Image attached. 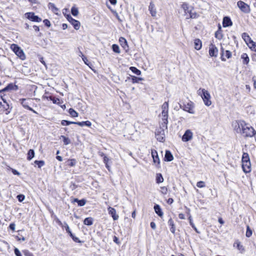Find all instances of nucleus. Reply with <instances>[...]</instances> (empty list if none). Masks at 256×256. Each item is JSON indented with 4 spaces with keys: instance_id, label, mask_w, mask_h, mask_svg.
Returning <instances> with one entry per match:
<instances>
[{
    "instance_id": "3c124183",
    "label": "nucleus",
    "mask_w": 256,
    "mask_h": 256,
    "mask_svg": "<svg viewBox=\"0 0 256 256\" xmlns=\"http://www.w3.org/2000/svg\"><path fill=\"white\" fill-rule=\"evenodd\" d=\"M196 186L200 188H204L205 186V183L203 181L198 182L196 184Z\"/></svg>"
},
{
    "instance_id": "37998d69",
    "label": "nucleus",
    "mask_w": 256,
    "mask_h": 256,
    "mask_svg": "<svg viewBox=\"0 0 256 256\" xmlns=\"http://www.w3.org/2000/svg\"><path fill=\"white\" fill-rule=\"evenodd\" d=\"M188 220H189V221H190V225L192 226V227L194 229V230L197 232V233H199V232L197 228H196V227L195 226V225L192 222V216H190L189 218H188Z\"/></svg>"
},
{
    "instance_id": "c85d7f7f",
    "label": "nucleus",
    "mask_w": 256,
    "mask_h": 256,
    "mask_svg": "<svg viewBox=\"0 0 256 256\" xmlns=\"http://www.w3.org/2000/svg\"><path fill=\"white\" fill-rule=\"evenodd\" d=\"M119 42L121 46L124 48H126V47H128L127 42L125 38L120 37L119 39Z\"/></svg>"
},
{
    "instance_id": "13d9d810",
    "label": "nucleus",
    "mask_w": 256,
    "mask_h": 256,
    "mask_svg": "<svg viewBox=\"0 0 256 256\" xmlns=\"http://www.w3.org/2000/svg\"><path fill=\"white\" fill-rule=\"evenodd\" d=\"M237 248L241 252H244V247L242 244H240V242L237 243Z\"/></svg>"
},
{
    "instance_id": "a878e982",
    "label": "nucleus",
    "mask_w": 256,
    "mask_h": 256,
    "mask_svg": "<svg viewBox=\"0 0 256 256\" xmlns=\"http://www.w3.org/2000/svg\"><path fill=\"white\" fill-rule=\"evenodd\" d=\"M194 48L196 50H200L201 49L202 46V43L201 40L198 39H196L194 42Z\"/></svg>"
},
{
    "instance_id": "473e14b6",
    "label": "nucleus",
    "mask_w": 256,
    "mask_h": 256,
    "mask_svg": "<svg viewBox=\"0 0 256 256\" xmlns=\"http://www.w3.org/2000/svg\"><path fill=\"white\" fill-rule=\"evenodd\" d=\"M84 224L87 226H91L93 224V219L91 217L86 218L84 220Z\"/></svg>"
},
{
    "instance_id": "c9c22d12",
    "label": "nucleus",
    "mask_w": 256,
    "mask_h": 256,
    "mask_svg": "<svg viewBox=\"0 0 256 256\" xmlns=\"http://www.w3.org/2000/svg\"><path fill=\"white\" fill-rule=\"evenodd\" d=\"M34 156V152L33 150H30L28 152L27 159L28 160H31Z\"/></svg>"
},
{
    "instance_id": "f3484780",
    "label": "nucleus",
    "mask_w": 256,
    "mask_h": 256,
    "mask_svg": "<svg viewBox=\"0 0 256 256\" xmlns=\"http://www.w3.org/2000/svg\"><path fill=\"white\" fill-rule=\"evenodd\" d=\"M218 52V50L214 45L211 44L209 49V54L210 56L216 57Z\"/></svg>"
},
{
    "instance_id": "0e129e2a",
    "label": "nucleus",
    "mask_w": 256,
    "mask_h": 256,
    "mask_svg": "<svg viewBox=\"0 0 256 256\" xmlns=\"http://www.w3.org/2000/svg\"><path fill=\"white\" fill-rule=\"evenodd\" d=\"M15 226L16 225L14 223H11L9 226L10 228L13 231L15 230Z\"/></svg>"
},
{
    "instance_id": "b1692460",
    "label": "nucleus",
    "mask_w": 256,
    "mask_h": 256,
    "mask_svg": "<svg viewBox=\"0 0 256 256\" xmlns=\"http://www.w3.org/2000/svg\"><path fill=\"white\" fill-rule=\"evenodd\" d=\"M168 224L169 226H170V232L172 234H174L175 233V231H176V226H175V224H174V222L172 220V218H170L168 220Z\"/></svg>"
},
{
    "instance_id": "e433bc0d",
    "label": "nucleus",
    "mask_w": 256,
    "mask_h": 256,
    "mask_svg": "<svg viewBox=\"0 0 256 256\" xmlns=\"http://www.w3.org/2000/svg\"><path fill=\"white\" fill-rule=\"evenodd\" d=\"M130 70L134 74H136L138 76H140L141 74V71L138 69L136 68L134 66H131L130 68Z\"/></svg>"
},
{
    "instance_id": "9b49d317",
    "label": "nucleus",
    "mask_w": 256,
    "mask_h": 256,
    "mask_svg": "<svg viewBox=\"0 0 256 256\" xmlns=\"http://www.w3.org/2000/svg\"><path fill=\"white\" fill-rule=\"evenodd\" d=\"M162 122L160 126H162L163 128H168V112H162L161 114Z\"/></svg>"
},
{
    "instance_id": "dca6fc26",
    "label": "nucleus",
    "mask_w": 256,
    "mask_h": 256,
    "mask_svg": "<svg viewBox=\"0 0 256 256\" xmlns=\"http://www.w3.org/2000/svg\"><path fill=\"white\" fill-rule=\"evenodd\" d=\"M108 214L111 215L114 220H117L118 218V216L116 214V210L110 206H109L108 208Z\"/></svg>"
},
{
    "instance_id": "bf43d9fd",
    "label": "nucleus",
    "mask_w": 256,
    "mask_h": 256,
    "mask_svg": "<svg viewBox=\"0 0 256 256\" xmlns=\"http://www.w3.org/2000/svg\"><path fill=\"white\" fill-rule=\"evenodd\" d=\"M14 252L16 256H22L20 251L18 248H15L14 249Z\"/></svg>"
},
{
    "instance_id": "20e7f679",
    "label": "nucleus",
    "mask_w": 256,
    "mask_h": 256,
    "mask_svg": "<svg viewBox=\"0 0 256 256\" xmlns=\"http://www.w3.org/2000/svg\"><path fill=\"white\" fill-rule=\"evenodd\" d=\"M182 8L184 10L186 14H189L188 16L186 17V18H198V15L194 11L192 8L190 9V7L188 4L184 2L182 5Z\"/></svg>"
},
{
    "instance_id": "a19ab883",
    "label": "nucleus",
    "mask_w": 256,
    "mask_h": 256,
    "mask_svg": "<svg viewBox=\"0 0 256 256\" xmlns=\"http://www.w3.org/2000/svg\"><path fill=\"white\" fill-rule=\"evenodd\" d=\"M69 114L72 117H77L78 116V113L74 110L73 108H70L68 110Z\"/></svg>"
},
{
    "instance_id": "8fccbe9b",
    "label": "nucleus",
    "mask_w": 256,
    "mask_h": 256,
    "mask_svg": "<svg viewBox=\"0 0 256 256\" xmlns=\"http://www.w3.org/2000/svg\"><path fill=\"white\" fill-rule=\"evenodd\" d=\"M49 99L54 104H58V102L60 101L59 98H55L54 97H52V96H49Z\"/></svg>"
},
{
    "instance_id": "680f3d73",
    "label": "nucleus",
    "mask_w": 256,
    "mask_h": 256,
    "mask_svg": "<svg viewBox=\"0 0 256 256\" xmlns=\"http://www.w3.org/2000/svg\"><path fill=\"white\" fill-rule=\"evenodd\" d=\"M44 24L48 26V27H50V20H48L47 19H46V20H44V21H43Z\"/></svg>"
},
{
    "instance_id": "2f4dec72",
    "label": "nucleus",
    "mask_w": 256,
    "mask_h": 256,
    "mask_svg": "<svg viewBox=\"0 0 256 256\" xmlns=\"http://www.w3.org/2000/svg\"><path fill=\"white\" fill-rule=\"evenodd\" d=\"M242 162H250V158L249 157V155L247 152H243Z\"/></svg>"
},
{
    "instance_id": "6e6552de",
    "label": "nucleus",
    "mask_w": 256,
    "mask_h": 256,
    "mask_svg": "<svg viewBox=\"0 0 256 256\" xmlns=\"http://www.w3.org/2000/svg\"><path fill=\"white\" fill-rule=\"evenodd\" d=\"M67 20L74 26V29L78 30L80 26V24L79 21L74 19L70 14L66 16Z\"/></svg>"
},
{
    "instance_id": "1a4fd4ad",
    "label": "nucleus",
    "mask_w": 256,
    "mask_h": 256,
    "mask_svg": "<svg viewBox=\"0 0 256 256\" xmlns=\"http://www.w3.org/2000/svg\"><path fill=\"white\" fill-rule=\"evenodd\" d=\"M237 5L242 12L246 14L250 12V6L241 0L238 1L237 2Z\"/></svg>"
},
{
    "instance_id": "412c9836",
    "label": "nucleus",
    "mask_w": 256,
    "mask_h": 256,
    "mask_svg": "<svg viewBox=\"0 0 256 256\" xmlns=\"http://www.w3.org/2000/svg\"><path fill=\"white\" fill-rule=\"evenodd\" d=\"M174 156L170 150H166L164 156V160L166 162H171L173 160Z\"/></svg>"
},
{
    "instance_id": "f8f14e48",
    "label": "nucleus",
    "mask_w": 256,
    "mask_h": 256,
    "mask_svg": "<svg viewBox=\"0 0 256 256\" xmlns=\"http://www.w3.org/2000/svg\"><path fill=\"white\" fill-rule=\"evenodd\" d=\"M25 15L27 18L32 22H40L42 21V18L36 16L34 12H26Z\"/></svg>"
},
{
    "instance_id": "4468645a",
    "label": "nucleus",
    "mask_w": 256,
    "mask_h": 256,
    "mask_svg": "<svg viewBox=\"0 0 256 256\" xmlns=\"http://www.w3.org/2000/svg\"><path fill=\"white\" fill-rule=\"evenodd\" d=\"M221 59L222 61H226V58H230L232 56V52L230 50L224 51V49L222 48H221Z\"/></svg>"
},
{
    "instance_id": "052dcab7",
    "label": "nucleus",
    "mask_w": 256,
    "mask_h": 256,
    "mask_svg": "<svg viewBox=\"0 0 256 256\" xmlns=\"http://www.w3.org/2000/svg\"><path fill=\"white\" fill-rule=\"evenodd\" d=\"M64 226L66 230V232L68 234L72 232L70 230V228L69 226H68V224L66 222L64 223Z\"/></svg>"
},
{
    "instance_id": "393cba45",
    "label": "nucleus",
    "mask_w": 256,
    "mask_h": 256,
    "mask_svg": "<svg viewBox=\"0 0 256 256\" xmlns=\"http://www.w3.org/2000/svg\"><path fill=\"white\" fill-rule=\"evenodd\" d=\"M154 210L156 213L159 216L162 217L163 216V212H162V209L158 204L154 205Z\"/></svg>"
},
{
    "instance_id": "09e8293b",
    "label": "nucleus",
    "mask_w": 256,
    "mask_h": 256,
    "mask_svg": "<svg viewBox=\"0 0 256 256\" xmlns=\"http://www.w3.org/2000/svg\"><path fill=\"white\" fill-rule=\"evenodd\" d=\"M34 163L38 165L39 168H40L44 164V162L43 160H35Z\"/></svg>"
},
{
    "instance_id": "4be33fe9",
    "label": "nucleus",
    "mask_w": 256,
    "mask_h": 256,
    "mask_svg": "<svg viewBox=\"0 0 256 256\" xmlns=\"http://www.w3.org/2000/svg\"><path fill=\"white\" fill-rule=\"evenodd\" d=\"M242 38H243V40H244V41L246 42L248 46V44H250L251 42V41H252V40L251 39L248 34L246 32H244L242 34Z\"/></svg>"
},
{
    "instance_id": "338daca9",
    "label": "nucleus",
    "mask_w": 256,
    "mask_h": 256,
    "mask_svg": "<svg viewBox=\"0 0 256 256\" xmlns=\"http://www.w3.org/2000/svg\"><path fill=\"white\" fill-rule=\"evenodd\" d=\"M72 239L74 242H78V243L81 242V241L79 240V238L75 236L74 238H72Z\"/></svg>"
},
{
    "instance_id": "69168bd1",
    "label": "nucleus",
    "mask_w": 256,
    "mask_h": 256,
    "mask_svg": "<svg viewBox=\"0 0 256 256\" xmlns=\"http://www.w3.org/2000/svg\"><path fill=\"white\" fill-rule=\"evenodd\" d=\"M12 174L14 175H17V176L20 175V173L16 170L12 168Z\"/></svg>"
},
{
    "instance_id": "6ab92c4d",
    "label": "nucleus",
    "mask_w": 256,
    "mask_h": 256,
    "mask_svg": "<svg viewBox=\"0 0 256 256\" xmlns=\"http://www.w3.org/2000/svg\"><path fill=\"white\" fill-rule=\"evenodd\" d=\"M222 25L224 28L230 26L232 25V22L228 16H224L223 18Z\"/></svg>"
},
{
    "instance_id": "c756f323",
    "label": "nucleus",
    "mask_w": 256,
    "mask_h": 256,
    "mask_svg": "<svg viewBox=\"0 0 256 256\" xmlns=\"http://www.w3.org/2000/svg\"><path fill=\"white\" fill-rule=\"evenodd\" d=\"M48 6L52 12L55 14H57L58 12V9L55 6L54 4L52 2H50L48 4Z\"/></svg>"
},
{
    "instance_id": "bb28decb",
    "label": "nucleus",
    "mask_w": 256,
    "mask_h": 256,
    "mask_svg": "<svg viewBox=\"0 0 256 256\" xmlns=\"http://www.w3.org/2000/svg\"><path fill=\"white\" fill-rule=\"evenodd\" d=\"M75 124H77L79 126H90L91 125H92V123L90 121H88V120H86V121H85V122H75L74 123Z\"/></svg>"
},
{
    "instance_id": "0eeeda50",
    "label": "nucleus",
    "mask_w": 256,
    "mask_h": 256,
    "mask_svg": "<svg viewBox=\"0 0 256 256\" xmlns=\"http://www.w3.org/2000/svg\"><path fill=\"white\" fill-rule=\"evenodd\" d=\"M167 130V128H163L162 126H160V129L156 130V137L158 140L160 142L164 141L165 138L164 130Z\"/></svg>"
},
{
    "instance_id": "ea45409f",
    "label": "nucleus",
    "mask_w": 256,
    "mask_h": 256,
    "mask_svg": "<svg viewBox=\"0 0 256 256\" xmlns=\"http://www.w3.org/2000/svg\"><path fill=\"white\" fill-rule=\"evenodd\" d=\"M248 46L252 50L256 52V42H254L253 40L251 41V42L250 44H248Z\"/></svg>"
},
{
    "instance_id": "f257e3e1",
    "label": "nucleus",
    "mask_w": 256,
    "mask_h": 256,
    "mask_svg": "<svg viewBox=\"0 0 256 256\" xmlns=\"http://www.w3.org/2000/svg\"><path fill=\"white\" fill-rule=\"evenodd\" d=\"M232 126L237 133L242 134L244 136L252 137L256 134L254 128L244 120H236L233 123Z\"/></svg>"
},
{
    "instance_id": "774afa93",
    "label": "nucleus",
    "mask_w": 256,
    "mask_h": 256,
    "mask_svg": "<svg viewBox=\"0 0 256 256\" xmlns=\"http://www.w3.org/2000/svg\"><path fill=\"white\" fill-rule=\"evenodd\" d=\"M150 227L152 228V229H153V230H155L156 229V224L154 222H151L150 224Z\"/></svg>"
},
{
    "instance_id": "9d476101",
    "label": "nucleus",
    "mask_w": 256,
    "mask_h": 256,
    "mask_svg": "<svg viewBox=\"0 0 256 256\" xmlns=\"http://www.w3.org/2000/svg\"><path fill=\"white\" fill-rule=\"evenodd\" d=\"M20 103L24 108L34 113L38 114V112L36 111H35L29 106V104H32V101L30 100H28L29 102H27L26 98H22L20 99Z\"/></svg>"
},
{
    "instance_id": "72a5a7b5",
    "label": "nucleus",
    "mask_w": 256,
    "mask_h": 256,
    "mask_svg": "<svg viewBox=\"0 0 256 256\" xmlns=\"http://www.w3.org/2000/svg\"><path fill=\"white\" fill-rule=\"evenodd\" d=\"M162 112H168V102H164L162 106Z\"/></svg>"
},
{
    "instance_id": "aec40b11",
    "label": "nucleus",
    "mask_w": 256,
    "mask_h": 256,
    "mask_svg": "<svg viewBox=\"0 0 256 256\" xmlns=\"http://www.w3.org/2000/svg\"><path fill=\"white\" fill-rule=\"evenodd\" d=\"M18 90V86L16 84H14L12 83H10L8 84L5 88L3 89V91H8V90Z\"/></svg>"
},
{
    "instance_id": "a18cd8bd",
    "label": "nucleus",
    "mask_w": 256,
    "mask_h": 256,
    "mask_svg": "<svg viewBox=\"0 0 256 256\" xmlns=\"http://www.w3.org/2000/svg\"><path fill=\"white\" fill-rule=\"evenodd\" d=\"M71 12L74 16H77L78 14V9L74 6H72L71 9Z\"/></svg>"
},
{
    "instance_id": "4c0bfd02",
    "label": "nucleus",
    "mask_w": 256,
    "mask_h": 256,
    "mask_svg": "<svg viewBox=\"0 0 256 256\" xmlns=\"http://www.w3.org/2000/svg\"><path fill=\"white\" fill-rule=\"evenodd\" d=\"M132 82L133 84L138 83L140 81L143 80L144 79L142 78H138L136 76H132Z\"/></svg>"
},
{
    "instance_id": "c03bdc74",
    "label": "nucleus",
    "mask_w": 256,
    "mask_h": 256,
    "mask_svg": "<svg viewBox=\"0 0 256 256\" xmlns=\"http://www.w3.org/2000/svg\"><path fill=\"white\" fill-rule=\"evenodd\" d=\"M252 230L250 228V226H246V236L248 238H250L252 236Z\"/></svg>"
},
{
    "instance_id": "49530a36",
    "label": "nucleus",
    "mask_w": 256,
    "mask_h": 256,
    "mask_svg": "<svg viewBox=\"0 0 256 256\" xmlns=\"http://www.w3.org/2000/svg\"><path fill=\"white\" fill-rule=\"evenodd\" d=\"M61 138H62L64 143L65 145H68L70 143V140L68 138H66L64 136H61Z\"/></svg>"
},
{
    "instance_id": "6e6d98bb",
    "label": "nucleus",
    "mask_w": 256,
    "mask_h": 256,
    "mask_svg": "<svg viewBox=\"0 0 256 256\" xmlns=\"http://www.w3.org/2000/svg\"><path fill=\"white\" fill-rule=\"evenodd\" d=\"M17 198L20 202H22L25 198V196L24 194H20L17 196Z\"/></svg>"
},
{
    "instance_id": "603ef678",
    "label": "nucleus",
    "mask_w": 256,
    "mask_h": 256,
    "mask_svg": "<svg viewBox=\"0 0 256 256\" xmlns=\"http://www.w3.org/2000/svg\"><path fill=\"white\" fill-rule=\"evenodd\" d=\"M108 160H109L108 158L106 156H104V163L106 164V168L108 170L109 169V166L108 165Z\"/></svg>"
},
{
    "instance_id": "39448f33",
    "label": "nucleus",
    "mask_w": 256,
    "mask_h": 256,
    "mask_svg": "<svg viewBox=\"0 0 256 256\" xmlns=\"http://www.w3.org/2000/svg\"><path fill=\"white\" fill-rule=\"evenodd\" d=\"M180 108L186 112L192 114H194V104L191 101L188 102L186 104L184 103L183 104H180Z\"/></svg>"
},
{
    "instance_id": "ddd939ff",
    "label": "nucleus",
    "mask_w": 256,
    "mask_h": 256,
    "mask_svg": "<svg viewBox=\"0 0 256 256\" xmlns=\"http://www.w3.org/2000/svg\"><path fill=\"white\" fill-rule=\"evenodd\" d=\"M192 136L193 134L191 130H188L185 132L184 134L183 135L182 137V140L183 142H188L192 139Z\"/></svg>"
},
{
    "instance_id": "de8ad7c7",
    "label": "nucleus",
    "mask_w": 256,
    "mask_h": 256,
    "mask_svg": "<svg viewBox=\"0 0 256 256\" xmlns=\"http://www.w3.org/2000/svg\"><path fill=\"white\" fill-rule=\"evenodd\" d=\"M74 123H75V122L68 121L66 120H62L61 122V124L62 126H68L70 124H74Z\"/></svg>"
},
{
    "instance_id": "f704fd0d",
    "label": "nucleus",
    "mask_w": 256,
    "mask_h": 256,
    "mask_svg": "<svg viewBox=\"0 0 256 256\" xmlns=\"http://www.w3.org/2000/svg\"><path fill=\"white\" fill-rule=\"evenodd\" d=\"M164 180L161 174H157L156 176V182L157 184L162 183Z\"/></svg>"
},
{
    "instance_id": "7ed1b4c3",
    "label": "nucleus",
    "mask_w": 256,
    "mask_h": 256,
    "mask_svg": "<svg viewBox=\"0 0 256 256\" xmlns=\"http://www.w3.org/2000/svg\"><path fill=\"white\" fill-rule=\"evenodd\" d=\"M10 48L20 60H26V56L24 50L18 45L12 44L10 46Z\"/></svg>"
},
{
    "instance_id": "864d4df0",
    "label": "nucleus",
    "mask_w": 256,
    "mask_h": 256,
    "mask_svg": "<svg viewBox=\"0 0 256 256\" xmlns=\"http://www.w3.org/2000/svg\"><path fill=\"white\" fill-rule=\"evenodd\" d=\"M86 203V200L84 199H82L80 200H78V204L79 206H82L85 205Z\"/></svg>"
},
{
    "instance_id": "4d7b16f0",
    "label": "nucleus",
    "mask_w": 256,
    "mask_h": 256,
    "mask_svg": "<svg viewBox=\"0 0 256 256\" xmlns=\"http://www.w3.org/2000/svg\"><path fill=\"white\" fill-rule=\"evenodd\" d=\"M80 54H82V58L83 60V61L85 63V64H86V65L88 66V59L86 58L83 54L82 53V52H80Z\"/></svg>"
},
{
    "instance_id": "2eb2a0df",
    "label": "nucleus",
    "mask_w": 256,
    "mask_h": 256,
    "mask_svg": "<svg viewBox=\"0 0 256 256\" xmlns=\"http://www.w3.org/2000/svg\"><path fill=\"white\" fill-rule=\"evenodd\" d=\"M242 168L244 172L245 173H248L251 171V164L250 162H242Z\"/></svg>"
},
{
    "instance_id": "7c9ffc66",
    "label": "nucleus",
    "mask_w": 256,
    "mask_h": 256,
    "mask_svg": "<svg viewBox=\"0 0 256 256\" xmlns=\"http://www.w3.org/2000/svg\"><path fill=\"white\" fill-rule=\"evenodd\" d=\"M241 58L243 60V64H248V63L249 62V61H250V58L248 56V54H243L242 56H241Z\"/></svg>"
},
{
    "instance_id": "79ce46f5",
    "label": "nucleus",
    "mask_w": 256,
    "mask_h": 256,
    "mask_svg": "<svg viewBox=\"0 0 256 256\" xmlns=\"http://www.w3.org/2000/svg\"><path fill=\"white\" fill-rule=\"evenodd\" d=\"M112 49L114 52L117 54H120V52L118 46L116 44H114L112 45Z\"/></svg>"
},
{
    "instance_id": "a211bd4d",
    "label": "nucleus",
    "mask_w": 256,
    "mask_h": 256,
    "mask_svg": "<svg viewBox=\"0 0 256 256\" xmlns=\"http://www.w3.org/2000/svg\"><path fill=\"white\" fill-rule=\"evenodd\" d=\"M148 10L150 12L151 16L152 17H155L156 15V10L154 4L152 2H151L148 6Z\"/></svg>"
},
{
    "instance_id": "423d86ee",
    "label": "nucleus",
    "mask_w": 256,
    "mask_h": 256,
    "mask_svg": "<svg viewBox=\"0 0 256 256\" xmlns=\"http://www.w3.org/2000/svg\"><path fill=\"white\" fill-rule=\"evenodd\" d=\"M9 107V104L6 100L2 96H0V112L6 111V114H8L10 112V111L8 110Z\"/></svg>"
},
{
    "instance_id": "5fc2aeb1",
    "label": "nucleus",
    "mask_w": 256,
    "mask_h": 256,
    "mask_svg": "<svg viewBox=\"0 0 256 256\" xmlns=\"http://www.w3.org/2000/svg\"><path fill=\"white\" fill-rule=\"evenodd\" d=\"M160 192L163 194H166L168 192V188L165 186L160 187Z\"/></svg>"
},
{
    "instance_id": "cd10ccee",
    "label": "nucleus",
    "mask_w": 256,
    "mask_h": 256,
    "mask_svg": "<svg viewBox=\"0 0 256 256\" xmlns=\"http://www.w3.org/2000/svg\"><path fill=\"white\" fill-rule=\"evenodd\" d=\"M215 37L218 40H222L223 38V34H222L220 25L218 26V30L215 32Z\"/></svg>"
},
{
    "instance_id": "5701e85b",
    "label": "nucleus",
    "mask_w": 256,
    "mask_h": 256,
    "mask_svg": "<svg viewBox=\"0 0 256 256\" xmlns=\"http://www.w3.org/2000/svg\"><path fill=\"white\" fill-rule=\"evenodd\" d=\"M152 156L154 163H160V159L158 154V152L156 150H152Z\"/></svg>"
},
{
    "instance_id": "e2e57ef3",
    "label": "nucleus",
    "mask_w": 256,
    "mask_h": 256,
    "mask_svg": "<svg viewBox=\"0 0 256 256\" xmlns=\"http://www.w3.org/2000/svg\"><path fill=\"white\" fill-rule=\"evenodd\" d=\"M23 253L26 256H32V254L28 250H24Z\"/></svg>"
},
{
    "instance_id": "58836bf2",
    "label": "nucleus",
    "mask_w": 256,
    "mask_h": 256,
    "mask_svg": "<svg viewBox=\"0 0 256 256\" xmlns=\"http://www.w3.org/2000/svg\"><path fill=\"white\" fill-rule=\"evenodd\" d=\"M76 161L75 159L68 160L67 161V165L70 166H76Z\"/></svg>"
},
{
    "instance_id": "f03ea898",
    "label": "nucleus",
    "mask_w": 256,
    "mask_h": 256,
    "mask_svg": "<svg viewBox=\"0 0 256 256\" xmlns=\"http://www.w3.org/2000/svg\"><path fill=\"white\" fill-rule=\"evenodd\" d=\"M198 94L201 96L206 106H208L211 105L210 96L208 90L200 88L198 90Z\"/></svg>"
}]
</instances>
